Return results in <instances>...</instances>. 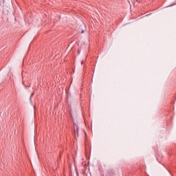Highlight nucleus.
I'll return each mask as SVG.
<instances>
[{
    "instance_id": "nucleus-1",
    "label": "nucleus",
    "mask_w": 176,
    "mask_h": 176,
    "mask_svg": "<svg viewBox=\"0 0 176 176\" xmlns=\"http://www.w3.org/2000/svg\"><path fill=\"white\" fill-rule=\"evenodd\" d=\"M108 176H116V174L112 170H109L107 173Z\"/></svg>"
},
{
    "instance_id": "nucleus-2",
    "label": "nucleus",
    "mask_w": 176,
    "mask_h": 176,
    "mask_svg": "<svg viewBox=\"0 0 176 176\" xmlns=\"http://www.w3.org/2000/svg\"><path fill=\"white\" fill-rule=\"evenodd\" d=\"M32 96H34V93L32 94V95L30 96V100H31V98H32Z\"/></svg>"
},
{
    "instance_id": "nucleus-3",
    "label": "nucleus",
    "mask_w": 176,
    "mask_h": 176,
    "mask_svg": "<svg viewBox=\"0 0 176 176\" xmlns=\"http://www.w3.org/2000/svg\"><path fill=\"white\" fill-rule=\"evenodd\" d=\"M83 32H85V31H84V30H82L80 33H81V34H83Z\"/></svg>"
}]
</instances>
